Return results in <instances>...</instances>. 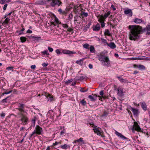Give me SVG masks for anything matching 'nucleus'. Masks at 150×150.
Masks as SVG:
<instances>
[{"instance_id":"f257e3e1","label":"nucleus","mask_w":150,"mask_h":150,"mask_svg":"<svg viewBox=\"0 0 150 150\" xmlns=\"http://www.w3.org/2000/svg\"><path fill=\"white\" fill-rule=\"evenodd\" d=\"M129 39L131 40H136L140 38L141 26L137 25H129Z\"/></svg>"},{"instance_id":"f03ea898","label":"nucleus","mask_w":150,"mask_h":150,"mask_svg":"<svg viewBox=\"0 0 150 150\" xmlns=\"http://www.w3.org/2000/svg\"><path fill=\"white\" fill-rule=\"evenodd\" d=\"M99 60L102 62L104 65L108 66L110 64V61L108 57L104 55L102 53L100 54Z\"/></svg>"},{"instance_id":"7ed1b4c3","label":"nucleus","mask_w":150,"mask_h":150,"mask_svg":"<svg viewBox=\"0 0 150 150\" xmlns=\"http://www.w3.org/2000/svg\"><path fill=\"white\" fill-rule=\"evenodd\" d=\"M21 117V121L22 122L23 125L26 124V123L28 121V118L25 115L24 113H21L18 114Z\"/></svg>"},{"instance_id":"20e7f679","label":"nucleus","mask_w":150,"mask_h":150,"mask_svg":"<svg viewBox=\"0 0 150 150\" xmlns=\"http://www.w3.org/2000/svg\"><path fill=\"white\" fill-rule=\"evenodd\" d=\"M42 131V129L39 126L37 125L35 127V129L34 132L31 134L30 137H31L35 134L36 133L40 135L41 134Z\"/></svg>"},{"instance_id":"39448f33","label":"nucleus","mask_w":150,"mask_h":150,"mask_svg":"<svg viewBox=\"0 0 150 150\" xmlns=\"http://www.w3.org/2000/svg\"><path fill=\"white\" fill-rule=\"evenodd\" d=\"M19 112L18 113V114H19V113H26L25 111L24 110V105L23 104H21L20 103L18 104V108H17Z\"/></svg>"},{"instance_id":"423d86ee","label":"nucleus","mask_w":150,"mask_h":150,"mask_svg":"<svg viewBox=\"0 0 150 150\" xmlns=\"http://www.w3.org/2000/svg\"><path fill=\"white\" fill-rule=\"evenodd\" d=\"M134 125L132 128V130H135L138 132H141V128L137 123L136 122H134Z\"/></svg>"},{"instance_id":"0eeeda50","label":"nucleus","mask_w":150,"mask_h":150,"mask_svg":"<svg viewBox=\"0 0 150 150\" xmlns=\"http://www.w3.org/2000/svg\"><path fill=\"white\" fill-rule=\"evenodd\" d=\"M93 126L94 128L93 129V130L94 131V132L96 133L97 135H101L103 133V132L101 131H100L99 128H96V126H95L93 124L92 126Z\"/></svg>"},{"instance_id":"6e6552de","label":"nucleus","mask_w":150,"mask_h":150,"mask_svg":"<svg viewBox=\"0 0 150 150\" xmlns=\"http://www.w3.org/2000/svg\"><path fill=\"white\" fill-rule=\"evenodd\" d=\"M124 12L125 14L128 15L130 17H131L132 16V11L131 9H126L124 11Z\"/></svg>"},{"instance_id":"1a4fd4ad","label":"nucleus","mask_w":150,"mask_h":150,"mask_svg":"<svg viewBox=\"0 0 150 150\" xmlns=\"http://www.w3.org/2000/svg\"><path fill=\"white\" fill-rule=\"evenodd\" d=\"M62 52L64 54H75L76 53V52H74L66 50H63L62 51Z\"/></svg>"},{"instance_id":"9d476101","label":"nucleus","mask_w":150,"mask_h":150,"mask_svg":"<svg viewBox=\"0 0 150 150\" xmlns=\"http://www.w3.org/2000/svg\"><path fill=\"white\" fill-rule=\"evenodd\" d=\"M98 18V21L100 23L103 22H104L105 18H104V16L103 15H99L97 17Z\"/></svg>"},{"instance_id":"9b49d317","label":"nucleus","mask_w":150,"mask_h":150,"mask_svg":"<svg viewBox=\"0 0 150 150\" xmlns=\"http://www.w3.org/2000/svg\"><path fill=\"white\" fill-rule=\"evenodd\" d=\"M118 91L117 94L120 96H122L123 95V89L120 88H119L117 89Z\"/></svg>"},{"instance_id":"f8f14e48","label":"nucleus","mask_w":150,"mask_h":150,"mask_svg":"<svg viewBox=\"0 0 150 150\" xmlns=\"http://www.w3.org/2000/svg\"><path fill=\"white\" fill-rule=\"evenodd\" d=\"M100 25L99 24H97L96 26L93 27V30L95 31H98L100 30Z\"/></svg>"},{"instance_id":"ddd939ff","label":"nucleus","mask_w":150,"mask_h":150,"mask_svg":"<svg viewBox=\"0 0 150 150\" xmlns=\"http://www.w3.org/2000/svg\"><path fill=\"white\" fill-rule=\"evenodd\" d=\"M146 31H147L146 34L150 35V31H149V30L148 29L144 28L143 29L141 27V33Z\"/></svg>"},{"instance_id":"4468645a","label":"nucleus","mask_w":150,"mask_h":150,"mask_svg":"<svg viewBox=\"0 0 150 150\" xmlns=\"http://www.w3.org/2000/svg\"><path fill=\"white\" fill-rule=\"evenodd\" d=\"M104 94L103 91H101L100 92V94L101 96H98V97L100 98L99 99L101 101L103 100V99L104 100L105 99V98L103 96V95Z\"/></svg>"},{"instance_id":"2eb2a0df","label":"nucleus","mask_w":150,"mask_h":150,"mask_svg":"<svg viewBox=\"0 0 150 150\" xmlns=\"http://www.w3.org/2000/svg\"><path fill=\"white\" fill-rule=\"evenodd\" d=\"M108 45L111 48L114 49L116 47V46L114 42H111L108 44Z\"/></svg>"},{"instance_id":"dca6fc26","label":"nucleus","mask_w":150,"mask_h":150,"mask_svg":"<svg viewBox=\"0 0 150 150\" xmlns=\"http://www.w3.org/2000/svg\"><path fill=\"white\" fill-rule=\"evenodd\" d=\"M79 143L80 142H81L82 143L84 144V142L83 140V138H80L79 139L75 140L74 142V143H76V142Z\"/></svg>"},{"instance_id":"f3484780","label":"nucleus","mask_w":150,"mask_h":150,"mask_svg":"<svg viewBox=\"0 0 150 150\" xmlns=\"http://www.w3.org/2000/svg\"><path fill=\"white\" fill-rule=\"evenodd\" d=\"M142 108L144 110H146L147 109V107L146 104L144 102H143L142 103V104L141 105Z\"/></svg>"},{"instance_id":"a211bd4d","label":"nucleus","mask_w":150,"mask_h":150,"mask_svg":"<svg viewBox=\"0 0 150 150\" xmlns=\"http://www.w3.org/2000/svg\"><path fill=\"white\" fill-rule=\"evenodd\" d=\"M45 96L47 97V98L49 97L50 100L51 101L53 100V97L49 93H46L45 94Z\"/></svg>"},{"instance_id":"6ab92c4d","label":"nucleus","mask_w":150,"mask_h":150,"mask_svg":"<svg viewBox=\"0 0 150 150\" xmlns=\"http://www.w3.org/2000/svg\"><path fill=\"white\" fill-rule=\"evenodd\" d=\"M115 134H116L118 136L120 137L121 138H123L124 139H126V138L121 133H119L117 131L115 132Z\"/></svg>"},{"instance_id":"aec40b11","label":"nucleus","mask_w":150,"mask_h":150,"mask_svg":"<svg viewBox=\"0 0 150 150\" xmlns=\"http://www.w3.org/2000/svg\"><path fill=\"white\" fill-rule=\"evenodd\" d=\"M84 59V58L81 59L77 61L76 63L77 64H79L80 65H82L83 64V61Z\"/></svg>"},{"instance_id":"412c9836","label":"nucleus","mask_w":150,"mask_h":150,"mask_svg":"<svg viewBox=\"0 0 150 150\" xmlns=\"http://www.w3.org/2000/svg\"><path fill=\"white\" fill-rule=\"evenodd\" d=\"M104 35H108L109 36H110L111 34H110L109 30L108 29H106L105 30L104 33Z\"/></svg>"},{"instance_id":"4be33fe9","label":"nucleus","mask_w":150,"mask_h":150,"mask_svg":"<svg viewBox=\"0 0 150 150\" xmlns=\"http://www.w3.org/2000/svg\"><path fill=\"white\" fill-rule=\"evenodd\" d=\"M90 51L91 53H95V49L93 46H91L90 47Z\"/></svg>"},{"instance_id":"5701e85b","label":"nucleus","mask_w":150,"mask_h":150,"mask_svg":"<svg viewBox=\"0 0 150 150\" xmlns=\"http://www.w3.org/2000/svg\"><path fill=\"white\" fill-rule=\"evenodd\" d=\"M21 42H25L26 40V38L24 37H21L20 38Z\"/></svg>"},{"instance_id":"b1692460","label":"nucleus","mask_w":150,"mask_h":150,"mask_svg":"<svg viewBox=\"0 0 150 150\" xmlns=\"http://www.w3.org/2000/svg\"><path fill=\"white\" fill-rule=\"evenodd\" d=\"M88 15V13H85L83 11H82L81 13V16L82 17L83 16V17H86Z\"/></svg>"},{"instance_id":"393cba45","label":"nucleus","mask_w":150,"mask_h":150,"mask_svg":"<svg viewBox=\"0 0 150 150\" xmlns=\"http://www.w3.org/2000/svg\"><path fill=\"white\" fill-rule=\"evenodd\" d=\"M131 110L133 112L134 115H136L137 114L138 110H137L132 108Z\"/></svg>"},{"instance_id":"a878e982","label":"nucleus","mask_w":150,"mask_h":150,"mask_svg":"<svg viewBox=\"0 0 150 150\" xmlns=\"http://www.w3.org/2000/svg\"><path fill=\"white\" fill-rule=\"evenodd\" d=\"M58 11L61 14H66V12L65 11H62L61 8H59L58 10Z\"/></svg>"},{"instance_id":"bb28decb","label":"nucleus","mask_w":150,"mask_h":150,"mask_svg":"<svg viewBox=\"0 0 150 150\" xmlns=\"http://www.w3.org/2000/svg\"><path fill=\"white\" fill-rule=\"evenodd\" d=\"M134 22L136 23H141V19L138 18H135L134 20Z\"/></svg>"},{"instance_id":"cd10ccee","label":"nucleus","mask_w":150,"mask_h":150,"mask_svg":"<svg viewBox=\"0 0 150 150\" xmlns=\"http://www.w3.org/2000/svg\"><path fill=\"white\" fill-rule=\"evenodd\" d=\"M110 11H108L107 13H105L104 16V18L106 19L110 15Z\"/></svg>"},{"instance_id":"c85d7f7f","label":"nucleus","mask_w":150,"mask_h":150,"mask_svg":"<svg viewBox=\"0 0 150 150\" xmlns=\"http://www.w3.org/2000/svg\"><path fill=\"white\" fill-rule=\"evenodd\" d=\"M10 19L8 18H6L5 20V21H4L2 24L5 23L6 24H8V23L9 21H10Z\"/></svg>"},{"instance_id":"c756f323","label":"nucleus","mask_w":150,"mask_h":150,"mask_svg":"<svg viewBox=\"0 0 150 150\" xmlns=\"http://www.w3.org/2000/svg\"><path fill=\"white\" fill-rule=\"evenodd\" d=\"M117 78L119 79V80L121 82H125L127 81V80H126L122 78H121L119 76L117 77Z\"/></svg>"},{"instance_id":"7c9ffc66","label":"nucleus","mask_w":150,"mask_h":150,"mask_svg":"<svg viewBox=\"0 0 150 150\" xmlns=\"http://www.w3.org/2000/svg\"><path fill=\"white\" fill-rule=\"evenodd\" d=\"M88 98L91 99L92 101H94L96 100V99L91 95L89 96Z\"/></svg>"},{"instance_id":"2f4dec72","label":"nucleus","mask_w":150,"mask_h":150,"mask_svg":"<svg viewBox=\"0 0 150 150\" xmlns=\"http://www.w3.org/2000/svg\"><path fill=\"white\" fill-rule=\"evenodd\" d=\"M108 113L107 112L105 111L103 112V114L101 115L100 117H102L107 116L108 115Z\"/></svg>"},{"instance_id":"473e14b6","label":"nucleus","mask_w":150,"mask_h":150,"mask_svg":"<svg viewBox=\"0 0 150 150\" xmlns=\"http://www.w3.org/2000/svg\"><path fill=\"white\" fill-rule=\"evenodd\" d=\"M89 46V45L88 44H85L83 45V47L86 49H88Z\"/></svg>"},{"instance_id":"72a5a7b5","label":"nucleus","mask_w":150,"mask_h":150,"mask_svg":"<svg viewBox=\"0 0 150 150\" xmlns=\"http://www.w3.org/2000/svg\"><path fill=\"white\" fill-rule=\"evenodd\" d=\"M80 102L83 105H85L86 104V102L84 99L81 101Z\"/></svg>"},{"instance_id":"f704fd0d","label":"nucleus","mask_w":150,"mask_h":150,"mask_svg":"<svg viewBox=\"0 0 150 150\" xmlns=\"http://www.w3.org/2000/svg\"><path fill=\"white\" fill-rule=\"evenodd\" d=\"M62 26L64 28H67L68 27V25L66 24H62Z\"/></svg>"},{"instance_id":"c9c22d12","label":"nucleus","mask_w":150,"mask_h":150,"mask_svg":"<svg viewBox=\"0 0 150 150\" xmlns=\"http://www.w3.org/2000/svg\"><path fill=\"white\" fill-rule=\"evenodd\" d=\"M133 66L134 67L136 68H138L139 69L141 68V65L134 64Z\"/></svg>"},{"instance_id":"e433bc0d","label":"nucleus","mask_w":150,"mask_h":150,"mask_svg":"<svg viewBox=\"0 0 150 150\" xmlns=\"http://www.w3.org/2000/svg\"><path fill=\"white\" fill-rule=\"evenodd\" d=\"M68 146L67 144H65L64 145L61 146V148L63 149H66L68 148Z\"/></svg>"},{"instance_id":"4c0bfd02","label":"nucleus","mask_w":150,"mask_h":150,"mask_svg":"<svg viewBox=\"0 0 150 150\" xmlns=\"http://www.w3.org/2000/svg\"><path fill=\"white\" fill-rule=\"evenodd\" d=\"M79 9L78 8V7H75V8L74 9V11L75 13H76L78 12V10Z\"/></svg>"},{"instance_id":"58836bf2","label":"nucleus","mask_w":150,"mask_h":150,"mask_svg":"<svg viewBox=\"0 0 150 150\" xmlns=\"http://www.w3.org/2000/svg\"><path fill=\"white\" fill-rule=\"evenodd\" d=\"M42 53L43 54H46L48 55L49 54V53L48 52L47 50H45L42 52Z\"/></svg>"},{"instance_id":"ea45409f","label":"nucleus","mask_w":150,"mask_h":150,"mask_svg":"<svg viewBox=\"0 0 150 150\" xmlns=\"http://www.w3.org/2000/svg\"><path fill=\"white\" fill-rule=\"evenodd\" d=\"M55 52L57 54H62V52L60 51V50L59 49H57L56 50Z\"/></svg>"},{"instance_id":"a19ab883","label":"nucleus","mask_w":150,"mask_h":150,"mask_svg":"<svg viewBox=\"0 0 150 150\" xmlns=\"http://www.w3.org/2000/svg\"><path fill=\"white\" fill-rule=\"evenodd\" d=\"M55 21L56 22V23L57 24H60L61 23V22H59L58 19L57 18H55Z\"/></svg>"},{"instance_id":"79ce46f5","label":"nucleus","mask_w":150,"mask_h":150,"mask_svg":"<svg viewBox=\"0 0 150 150\" xmlns=\"http://www.w3.org/2000/svg\"><path fill=\"white\" fill-rule=\"evenodd\" d=\"M72 81V79L69 80L65 82V83L67 85L69 84Z\"/></svg>"},{"instance_id":"37998d69","label":"nucleus","mask_w":150,"mask_h":150,"mask_svg":"<svg viewBox=\"0 0 150 150\" xmlns=\"http://www.w3.org/2000/svg\"><path fill=\"white\" fill-rule=\"evenodd\" d=\"M100 23H101V26L102 27V28H103L105 27V23H104V22H100Z\"/></svg>"},{"instance_id":"c03bdc74","label":"nucleus","mask_w":150,"mask_h":150,"mask_svg":"<svg viewBox=\"0 0 150 150\" xmlns=\"http://www.w3.org/2000/svg\"><path fill=\"white\" fill-rule=\"evenodd\" d=\"M131 59L136 60V59H141L140 57H133L131 58Z\"/></svg>"},{"instance_id":"a18cd8bd","label":"nucleus","mask_w":150,"mask_h":150,"mask_svg":"<svg viewBox=\"0 0 150 150\" xmlns=\"http://www.w3.org/2000/svg\"><path fill=\"white\" fill-rule=\"evenodd\" d=\"M8 98V97H7V98L3 99L2 100V102L3 103H6L7 102V101H6V100L7 99V98Z\"/></svg>"},{"instance_id":"49530a36","label":"nucleus","mask_w":150,"mask_h":150,"mask_svg":"<svg viewBox=\"0 0 150 150\" xmlns=\"http://www.w3.org/2000/svg\"><path fill=\"white\" fill-rule=\"evenodd\" d=\"M13 67H8L6 68V69H7L8 70H11L12 69H13Z\"/></svg>"},{"instance_id":"de8ad7c7","label":"nucleus","mask_w":150,"mask_h":150,"mask_svg":"<svg viewBox=\"0 0 150 150\" xmlns=\"http://www.w3.org/2000/svg\"><path fill=\"white\" fill-rule=\"evenodd\" d=\"M143 59H146L147 60H150V58L146 57V58H141V60Z\"/></svg>"},{"instance_id":"09e8293b","label":"nucleus","mask_w":150,"mask_h":150,"mask_svg":"<svg viewBox=\"0 0 150 150\" xmlns=\"http://www.w3.org/2000/svg\"><path fill=\"white\" fill-rule=\"evenodd\" d=\"M111 8H112L113 11H115L116 10V9L115 7L114 6V5H112L111 6Z\"/></svg>"},{"instance_id":"8fccbe9b","label":"nucleus","mask_w":150,"mask_h":150,"mask_svg":"<svg viewBox=\"0 0 150 150\" xmlns=\"http://www.w3.org/2000/svg\"><path fill=\"white\" fill-rule=\"evenodd\" d=\"M42 66L44 67H47L48 65V63H43L42 64Z\"/></svg>"},{"instance_id":"3c124183","label":"nucleus","mask_w":150,"mask_h":150,"mask_svg":"<svg viewBox=\"0 0 150 150\" xmlns=\"http://www.w3.org/2000/svg\"><path fill=\"white\" fill-rule=\"evenodd\" d=\"M8 5L7 4H5L3 7V10L4 11L5 10L6 8Z\"/></svg>"},{"instance_id":"603ef678","label":"nucleus","mask_w":150,"mask_h":150,"mask_svg":"<svg viewBox=\"0 0 150 150\" xmlns=\"http://www.w3.org/2000/svg\"><path fill=\"white\" fill-rule=\"evenodd\" d=\"M48 49L49 51L50 52H52L53 50V49L52 48H51L50 47H48Z\"/></svg>"},{"instance_id":"864d4df0","label":"nucleus","mask_w":150,"mask_h":150,"mask_svg":"<svg viewBox=\"0 0 150 150\" xmlns=\"http://www.w3.org/2000/svg\"><path fill=\"white\" fill-rule=\"evenodd\" d=\"M35 67H36V66L35 65H32V66H31V69H35Z\"/></svg>"},{"instance_id":"5fc2aeb1","label":"nucleus","mask_w":150,"mask_h":150,"mask_svg":"<svg viewBox=\"0 0 150 150\" xmlns=\"http://www.w3.org/2000/svg\"><path fill=\"white\" fill-rule=\"evenodd\" d=\"M101 40L102 42L105 43L106 42V40L104 39L103 38H101Z\"/></svg>"},{"instance_id":"6e6d98bb","label":"nucleus","mask_w":150,"mask_h":150,"mask_svg":"<svg viewBox=\"0 0 150 150\" xmlns=\"http://www.w3.org/2000/svg\"><path fill=\"white\" fill-rule=\"evenodd\" d=\"M5 2V0H0V3L3 4Z\"/></svg>"},{"instance_id":"4d7b16f0","label":"nucleus","mask_w":150,"mask_h":150,"mask_svg":"<svg viewBox=\"0 0 150 150\" xmlns=\"http://www.w3.org/2000/svg\"><path fill=\"white\" fill-rule=\"evenodd\" d=\"M32 38L34 39H40L41 38L40 37H35V36H33Z\"/></svg>"},{"instance_id":"13d9d810","label":"nucleus","mask_w":150,"mask_h":150,"mask_svg":"<svg viewBox=\"0 0 150 150\" xmlns=\"http://www.w3.org/2000/svg\"><path fill=\"white\" fill-rule=\"evenodd\" d=\"M27 33H32V31L31 30H28L27 31Z\"/></svg>"},{"instance_id":"bf43d9fd","label":"nucleus","mask_w":150,"mask_h":150,"mask_svg":"<svg viewBox=\"0 0 150 150\" xmlns=\"http://www.w3.org/2000/svg\"><path fill=\"white\" fill-rule=\"evenodd\" d=\"M12 91H10L8 92H4V93L5 94H9V93H11L12 92Z\"/></svg>"},{"instance_id":"052dcab7","label":"nucleus","mask_w":150,"mask_h":150,"mask_svg":"<svg viewBox=\"0 0 150 150\" xmlns=\"http://www.w3.org/2000/svg\"><path fill=\"white\" fill-rule=\"evenodd\" d=\"M145 67L144 66L141 65V69L144 70L145 69Z\"/></svg>"},{"instance_id":"680f3d73","label":"nucleus","mask_w":150,"mask_h":150,"mask_svg":"<svg viewBox=\"0 0 150 150\" xmlns=\"http://www.w3.org/2000/svg\"><path fill=\"white\" fill-rule=\"evenodd\" d=\"M79 79H84L85 77L83 76H82L79 77Z\"/></svg>"},{"instance_id":"e2e57ef3","label":"nucleus","mask_w":150,"mask_h":150,"mask_svg":"<svg viewBox=\"0 0 150 150\" xmlns=\"http://www.w3.org/2000/svg\"><path fill=\"white\" fill-rule=\"evenodd\" d=\"M5 115V114L4 113H2L1 115V116L2 117H4Z\"/></svg>"},{"instance_id":"0e129e2a","label":"nucleus","mask_w":150,"mask_h":150,"mask_svg":"<svg viewBox=\"0 0 150 150\" xmlns=\"http://www.w3.org/2000/svg\"><path fill=\"white\" fill-rule=\"evenodd\" d=\"M89 67L90 69H92L93 68V66L91 64H89Z\"/></svg>"},{"instance_id":"69168bd1","label":"nucleus","mask_w":150,"mask_h":150,"mask_svg":"<svg viewBox=\"0 0 150 150\" xmlns=\"http://www.w3.org/2000/svg\"><path fill=\"white\" fill-rule=\"evenodd\" d=\"M72 29L71 28H68L67 29V31L69 32H71L72 30Z\"/></svg>"},{"instance_id":"338daca9","label":"nucleus","mask_w":150,"mask_h":150,"mask_svg":"<svg viewBox=\"0 0 150 150\" xmlns=\"http://www.w3.org/2000/svg\"><path fill=\"white\" fill-rule=\"evenodd\" d=\"M22 26L23 27V28H22V29L21 30V31L23 32V31H24L25 30V29L23 28V25H22Z\"/></svg>"},{"instance_id":"774afa93","label":"nucleus","mask_w":150,"mask_h":150,"mask_svg":"<svg viewBox=\"0 0 150 150\" xmlns=\"http://www.w3.org/2000/svg\"><path fill=\"white\" fill-rule=\"evenodd\" d=\"M58 144V143L56 142L55 143H54L53 144V145L54 146H55V145H57V144Z\"/></svg>"}]
</instances>
